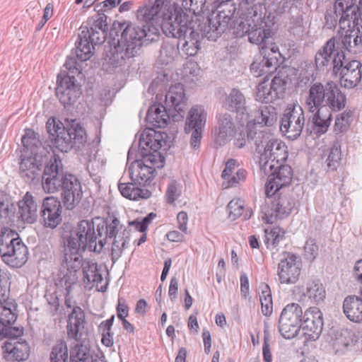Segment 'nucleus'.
I'll use <instances>...</instances> for the list:
<instances>
[{"instance_id":"1","label":"nucleus","mask_w":362,"mask_h":362,"mask_svg":"<svg viewBox=\"0 0 362 362\" xmlns=\"http://www.w3.org/2000/svg\"><path fill=\"white\" fill-rule=\"evenodd\" d=\"M346 95L337 85L327 82L325 85L320 82L313 83L305 98L304 107L313 114V123L315 131L318 134L325 133L331 123L333 111H339L345 107Z\"/></svg>"},{"instance_id":"2","label":"nucleus","mask_w":362,"mask_h":362,"mask_svg":"<svg viewBox=\"0 0 362 362\" xmlns=\"http://www.w3.org/2000/svg\"><path fill=\"white\" fill-rule=\"evenodd\" d=\"M45 192L52 194L61 189V199L67 210L74 209L83 197L81 183L73 174H64L62 159L53 154L46 165L42 176Z\"/></svg>"},{"instance_id":"3","label":"nucleus","mask_w":362,"mask_h":362,"mask_svg":"<svg viewBox=\"0 0 362 362\" xmlns=\"http://www.w3.org/2000/svg\"><path fill=\"white\" fill-rule=\"evenodd\" d=\"M118 32H121L120 38L117 43L110 45L103 64V69L108 73L124 66L127 59L135 57L141 47L145 45L141 41V37L146 36L144 31L115 21L110 30V35H117Z\"/></svg>"},{"instance_id":"4","label":"nucleus","mask_w":362,"mask_h":362,"mask_svg":"<svg viewBox=\"0 0 362 362\" xmlns=\"http://www.w3.org/2000/svg\"><path fill=\"white\" fill-rule=\"evenodd\" d=\"M107 16L95 15L90 18L86 25H81L76 42L74 53L77 59L85 62L93 55L94 45H102L106 40L107 35Z\"/></svg>"},{"instance_id":"5","label":"nucleus","mask_w":362,"mask_h":362,"mask_svg":"<svg viewBox=\"0 0 362 362\" xmlns=\"http://www.w3.org/2000/svg\"><path fill=\"white\" fill-rule=\"evenodd\" d=\"M168 0H155L154 2L140 7L137 10V19L146 23L142 27L137 26L129 22H120L125 26H132L144 31L145 37H141V41L146 45L150 42L156 41L159 37V25L169 10Z\"/></svg>"},{"instance_id":"6","label":"nucleus","mask_w":362,"mask_h":362,"mask_svg":"<svg viewBox=\"0 0 362 362\" xmlns=\"http://www.w3.org/2000/svg\"><path fill=\"white\" fill-rule=\"evenodd\" d=\"M264 8L262 4L257 3L240 10L243 21L239 25L243 33L248 36L249 41L260 47L271 42L273 35L272 30L266 28V23L263 21Z\"/></svg>"},{"instance_id":"7","label":"nucleus","mask_w":362,"mask_h":362,"mask_svg":"<svg viewBox=\"0 0 362 362\" xmlns=\"http://www.w3.org/2000/svg\"><path fill=\"white\" fill-rule=\"evenodd\" d=\"M46 127L54 138V146L62 152H68L73 148L81 149L87 141L86 130L78 124H72L65 128L61 122L48 119Z\"/></svg>"},{"instance_id":"8","label":"nucleus","mask_w":362,"mask_h":362,"mask_svg":"<svg viewBox=\"0 0 362 362\" xmlns=\"http://www.w3.org/2000/svg\"><path fill=\"white\" fill-rule=\"evenodd\" d=\"M205 23L199 24L202 36L216 41L228 28L236 11L235 4L231 0H220Z\"/></svg>"},{"instance_id":"9","label":"nucleus","mask_w":362,"mask_h":362,"mask_svg":"<svg viewBox=\"0 0 362 362\" xmlns=\"http://www.w3.org/2000/svg\"><path fill=\"white\" fill-rule=\"evenodd\" d=\"M165 165V158L160 153H148L141 159L134 160L128 171L132 182L140 186L150 185L156 175V169Z\"/></svg>"},{"instance_id":"10","label":"nucleus","mask_w":362,"mask_h":362,"mask_svg":"<svg viewBox=\"0 0 362 362\" xmlns=\"http://www.w3.org/2000/svg\"><path fill=\"white\" fill-rule=\"evenodd\" d=\"M344 42H337L335 37H332L316 52L315 62L316 67L320 71H338L341 65L346 63V55L340 45L345 44L350 46L347 37H344Z\"/></svg>"},{"instance_id":"11","label":"nucleus","mask_w":362,"mask_h":362,"mask_svg":"<svg viewBox=\"0 0 362 362\" xmlns=\"http://www.w3.org/2000/svg\"><path fill=\"white\" fill-rule=\"evenodd\" d=\"M288 156L287 146L280 139H269L264 146V151L260 153L259 165L264 174L272 170L276 164L284 163Z\"/></svg>"},{"instance_id":"12","label":"nucleus","mask_w":362,"mask_h":362,"mask_svg":"<svg viewBox=\"0 0 362 362\" xmlns=\"http://www.w3.org/2000/svg\"><path fill=\"white\" fill-rule=\"evenodd\" d=\"M79 236L82 239L86 250L95 252H100L104 245L105 239H102L105 230V223L97 226L89 220H82L74 226Z\"/></svg>"},{"instance_id":"13","label":"nucleus","mask_w":362,"mask_h":362,"mask_svg":"<svg viewBox=\"0 0 362 362\" xmlns=\"http://www.w3.org/2000/svg\"><path fill=\"white\" fill-rule=\"evenodd\" d=\"M303 309L298 303L286 305L279 319V331L285 339L295 337L300 329Z\"/></svg>"},{"instance_id":"14","label":"nucleus","mask_w":362,"mask_h":362,"mask_svg":"<svg viewBox=\"0 0 362 362\" xmlns=\"http://www.w3.org/2000/svg\"><path fill=\"white\" fill-rule=\"evenodd\" d=\"M305 124L303 109L300 105H293L284 110L280 120V130L288 139L295 140L300 136Z\"/></svg>"},{"instance_id":"15","label":"nucleus","mask_w":362,"mask_h":362,"mask_svg":"<svg viewBox=\"0 0 362 362\" xmlns=\"http://www.w3.org/2000/svg\"><path fill=\"white\" fill-rule=\"evenodd\" d=\"M206 121V112L201 105H194L189 111L186 118L185 132L191 134L190 145L196 149L201 143Z\"/></svg>"},{"instance_id":"16","label":"nucleus","mask_w":362,"mask_h":362,"mask_svg":"<svg viewBox=\"0 0 362 362\" xmlns=\"http://www.w3.org/2000/svg\"><path fill=\"white\" fill-rule=\"evenodd\" d=\"M301 258L300 256L284 252L283 257L278 264L277 274L282 284H293L297 282L301 272Z\"/></svg>"},{"instance_id":"17","label":"nucleus","mask_w":362,"mask_h":362,"mask_svg":"<svg viewBox=\"0 0 362 362\" xmlns=\"http://www.w3.org/2000/svg\"><path fill=\"white\" fill-rule=\"evenodd\" d=\"M62 228V240L64 249L62 259L71 258V259L80 260L82 256L79 251L86 250V245H83L74 226L70 223H64Z\"/></svg>"},{"instance_id":"18","label":"nucleus","mask_w":362,"mask_h":362,"mask_svg":"<svg viewBox=\"0 0 362 362\" xmlns=\"http://www.w3.org/2000/svg\"><path fill=\"white\" fill-rule=\"evenodd\" d=\"M267 175L269 180L265 185V193L267 197H272L275 196L280 189L291 183L293 170L290 165L280 163L276 164L275 168Z\"/></svg>"},{"instance_id":"19","label":"nucleus","mask_w":362,"mask_h":362,"mask_svg":"<svg viewBox=\"0 0 362 362\" xmlns=\"http://www.w3.org/2000/svg\"><path fill=\"white\" fill-rule=\"evenodd\" d=\"M295 202L289 195L284 194L274 197L270 205L265 207L262 212L267 223H273L276 219L287 217L292 211Z\"/></svg>"},{"instance_id":"20","label":"nucleus","mask_w":362,"mask_h":362,"mask_svg":"<svg viewBox=\"0 0 362 362\" xmlns=\"http://www.w3.org/2000/svg\"><path fill=\"white\" fill-rule=\"evenodd\" d=\"M191 23L194 22L188 19V16H182L179 12H175L173 14L169 8L159 25V29L161 28L167 37L179 38L183 35L185 30L190 27Z\"/></svg>"},{"instance_id":"21","label":"nucleus","mask_w":362,"mask_h":362,"mask_svg":"<svg viewBox=\"0 0 362 362\" xmlns=\"http://www.w3.org/2000/svg\"><path fill=\"white\" fill-rule=\"evenodd\" d=\"M62 206L60 200L53 196L43 199L40 209V221L45 228L54 229L62 221Z\"/></svg>"},{"instance_id":"22","label":"nucleus","mask_w":362,"mask_h":362,"mask_svg":"<svg viewBox=\"0 0 362 362\" xmlns=\"http://www.w3.org/2000/svg\"><path fill=\"white\" fill-rule=\"evenodd\" d=\"M323 327L322 313L317 307H311L303 315L301 327L307 340L315 341L322 333Z\"/></svg>"},{"instance_id":"23","label":"nucleus","mask_w":362,"mask_h":362,"mask_svg":"<svg viewBox=\"0 0 362 362\" xmlns=\"http://www.w3.org/2000/svg\"><path fill=\"white\" fill-rule=\"evenodd\" d=\"M59 102L64 106L74 104L81 94V86L76 83L74 76H58L55 90Z\"/></svg>"},{"instance_id":"24","label":"nucleus","mask_w":362,"mask_h":362,"mask_svg":"<svg viewBox=\"0 0 362 362\" xmlns=\"http://www.w3.org/2000/svg\"><path fill=\"white\" fill-rule=\"evenodd\" d=\"M361 63L358 60H349L341 65L338 71H334V76H339L340 84L346 88H353L361 81L362 77Z\"/></svg>"},{"instance_id":"25","label":"nucleus","mask_w":362,"mask_h":362,"mask_svg":"<svg viewBox=\"0 0 362 362\" xmlns=\"http://www.w3.org/2000/svg\"><path fill=\"white\" fill-rule=\"evenodd\" d=\"M28 248L21 240L11 245L3 246L0 256L4 263L12 267H21L28 260Z\"/></svg>"},{"instance_id":"26","label":"nucleus","mask_w":362,"mask_h":362,"mask_svg":"<svg viewBox=\"0 0 362 362\" xmlns=\"http://www.w3.org/2000/svg\"><path fill=\"white\" fill-rule=\"evenodd\" d=\"M195 23H191L190 27L187 28L183 35L178 38L177 47H181L187 56H194L197 53L200 49V39L204 37L201 27L198 25L197 28H195Z\"/></svg>"},{"instance_id":"27","label":"nucleus","mask_w":362,"mask_h":362,"mask_svg":"<svg viewBox=\"0 0 362 362\" xmlns=\"http://www.w3.org/2000/svg\"><path fill=\"white\" fill-rule=\"evenodd\" d=\"M223 106L228 111L235 112L237 118L242 122L250 119L249 107L246 105V99L238 89L233 88L226 98Z\"/></svg>"},{"instance_id":"28","label":"nucleus","mask_w":362,"mask_h":362,"mask_svg":"<svg viewBox=\"0 0 362 362\" xmlns=\"http://www.w3.org/2000/svg\"><path fill=\"white\" fill-rule=\"evenodd\" d=\"M80 260L76 259H62L59 269V282L66 291V296L69 294L71 286L78 279L77 272L81 269Z\"/></svg>"},{"instance_id":"29","label":"nucleus","mask_w":362,"mask_h":362,"mask_svg":"<svg viewBox=\"0 0 362 362\" xmlns=\"http://www.w3.org/2000/svg\"><path fill=\"white\" fill-rule=\"evenodd\" d=\"M235 131L233 117L227 112L220 114L218 117V126L214 132L215 144L219 146L225 145L232 139Z\"/></svg>"},{"instance_id":"30","label":"nucleus","mask_w":362,"mask_h":362,"mask_svg":"<svg viewBox=\"0 0 362 362\" xmlns=\"http://www.w3.org/2000/svg\"><path fill=\"white\" fill-rule=\"evenodd\" d=\"M262 55L259 54L255 57L250 65V71L255 77L266 75L264 79H267L268 75L276 71L279 65V59L276 56H270V52L263 49Z\"/></svg>"},{"instance_id":"31","label":"nucleus","mask_w":362,"mask_h":362,"mask_svg":"<svg viewBox=\"0 0 362 362\" xmlns=\"http://www.w3.org/2000/svg\"><path fill=\"white\" fill-rule=\"evenodd\" d=\"M165 104L170 112L182 115L187 105L184 86L180 83L172 86L165 95Z\"/></svg>"},{"instance_id":"32","label":"nucleus","mask_w":362,"mask_h":362,"mask_svg":"<svg viewBox=\"0 0 362 362\" xmlns=\"http://www.w3.org/2000/svg\"><path fill=\"white\" fill-rule=\"evenodd\" d=\"M42 162L37 156L21 158L19 166L21 177L27 183H32L40 179Z\"/></svg>"},{"instance_id":"33","label":"nucleus","mask_w":362,"mask_h":362,"mask_svg":"<svg viewBox=\"0 0 362 362\" xmlns=\"http://www.w3.org/2000/svg\"><path fill=\"white\" fill-rule=\"evenodd\" d=\"M85 325L86 317L83 310L79 306H74L68 316L66 325L68 337L76 341L80 340Z\"/></svg>"},{"instance_id":"34","label":"nucleus","mask_w":362,"mask_h":362,"mask_svg":"<svg viewBox=\"0 0 362 362\" xmlns=\"http://www.w3.org/2000/svg\"><path fill=\"white\" fill-rule=\"evenodd\" d=\"M347 25V23L346 24ZM355 26H353L351 23L350 27L346 25L345 29H341L343 31L340 36H335V39L337 42H344V37H347V41L349 38V45L346 46L345 45H340L341 48L344 52L347 51L354 54L362 52V30L361 31L358 28L354 29Z\"/></svg>"},{"instance_id":"35","label":"nucleus","mask_w":362,"mask_h":362,"mask_svg":"<svg viewBox=\"0 0 362 362\" xmlns=\"http://www.w3.org/2000/svg\"><path fill=\"white\" fill-rule=\"evenodd\" d=\"M356 0H335L334 8L336 17L340 16L339 25L341 29L346 28V24L350 27L351 21L356 19Z\"/></svg>"},{"instance_id":"36","label":"nucleus","mask_w":362,"mask_h":362,"mask_svg":"<svg viewBox=\"0 0 362 362\" xmlns=\"http://www.w3.org/2000/svg\"><path fill=\"white\" fill-rule=\"evenodd\" d=\"M80 264L83 275V281L90 287H99L103 282V278L101 269L93 259H83L81 257Z\"/></svg>"},{"instance_id":"37","label":"nucleus","mask_w":362,"mask_h":362,"mask_svg":"<svg viewBox=\"0 0 362 362\" xmlns=\"http://www.w3.org/2000/svg\"><path fill=\"white\" fill-rule=\"evenodd\" d=\"M2 349L7 360H14L17 361H25L30 355V346L28 342L23 339L16 341H5Z\"/></svg>"},{"instance_id":"38","label":"nucleus","mask_w":362,"mask_h":362,"mask_svg":"<svg viewBox=\"0 0 362 362\" xmlns=\"http://www.w3.org/2000/svg\"><path fill=\"white\" fill-rule=\"evenodd\" d=\"M176 115L170 110H168L167 105L161 104H153L149 107L146 119L147 122L155 127H165L169 120L170 117H175Z\"/></svg>"},{"instance_id":"39","label":"nucleus","mask_w":362,"mask_h":362,"mask_svg":"<svg viewBox=\"0 0 362 362\" xmlns=\"http://www.w3.org/2000/svg\"><path fill=\"white\" fill-rule=\"evenodd\" d=\"M19 217L28 223H34L37 218V204L30 192L18 203Z\"/></svg>"},{"instance_id":"40","label":"nucleus","mask_w":362,"mask_h":362,"mask_svg":"<svg viewBox=\"0 0 362 362\" xmlns=\"http://www.w3.org/2000/svg\"><path fill=\"white\" fill-rule=\"evenodd\" d=\"M343 311L346 317L354 322H362V296H349L343 302Z\"/></svg>"},{"instance_id":"41","label":"nucleus","mask_w":362,"mask_h":362,"mask_svg":"<svg viewBox=\"0 0 362 362\" xmlns=\"http://www.w3.org/2000/svg\"><path fill=\"white\" fill-rule=\"evenodd\" d=\"M15 206L8 194L0 191V225L11 226L14 222Z\"/></svg>"},{"instance_id":"42","label":"nucleus","mask_w":362,"mask_h":362,"mask_svg":"<svg viewBox=\"0 0 362 362\" xmlns=\"http://www.w3.org/2000/svg\"><path fill=\"white\" fill-rule=\"evenodd\" d=\"M136 184L134 182L118 184V189L121 194L131 200H138L139 199H148L151 197V192L146 189H141L136 187Z\"/></svg>"},{"instance_id":"43","label":"nucleus","mask_w":362,"mask_h":362,"mask_svg":"<svg viewBox=\"0 0 362 362\" xmlns=\"http://www.w3.org/2000/svg\"><path fill=\"white\" fill-rule=\"evenodd\" d=\"M130 241V233L127 230L119 231L114 238L111 249V259L115 263L122 256L123 251L128 247Z\"/></svg>"},{"instance_id":"44","label":"nucleus","mask_w":362,"mask_h":362,"mask_svg":"<svg viewBox=\"0 0 362 362\" xmlns=\"http://www.w3.org/2000/svg\"><path fill=\"white\" fill-rule=\"evenodd\" d=\"M265 235L264 242L267 248L271 251H278V247L285 239V231L279 227H273L264 230Z\"/></svg>"},{"instance_id":"45","label":"nucleus","mask_w":362,"mask_h":362,"mask_svg":"<svg viewBox=\"0 0 362 362\" xmlns=\"http://www.w3.org/2000/svg\"><path fill=\"white\" fill-rule=\"evenodd\" d=\"M277 119L276 109L272 105H265L259 108L255 120L262 126L272 127L276 123Z\"/></svg>"},{"instance_id":"46","label":"nucleus","mask_w":362,"mask_h":362,"mask_svg":"<svg viewBox=\"0 0 362 362\" xmlns=\"http://www.w3.org/2000/svg\"><path fill=\"white\" fill-rule=\"evenodd\" d=\"M325 289L319 280L310 281L306 284V291L304 293L313 302L319 303L325 298Z\"/></svg>"},{"instance_id":"47","label":"nucleus","mask_w":362,"mask_h":362,"mask_svg":"<svg viewBox=\"0 0 362 362\" xmlns=\"http://www.w3.org/2000/svg\"><path fill=\"white\" fill-rule=\"evenodd\" d=\"M0 331L2 332L6 326L12 325L17 319V315L14 313L16 303L13 302V305L0 306Z\"/></svg>"},{"instance_id":"48","label":"nucleus","mask_w":362,"mask_h":362,"mask_svg":"<svg viewBox=\"0 0 362 362\" xmlns=\"http://www.w3.org/2000/svg\"><path fill=\"white\" fill-rule=\"evenodd\" d=\"M256 100L264 103H272L276 100V93L271 90L268 79H264L262 82L259 83L256 93Z\"/></svg>"},{"instance_id":"49","label":"nucleus","mask_w":362,"mask_h":362,"mask_svg":"<svg viewBox=\"0 0 362 362\" xmlns=\"http://www.w3.org/2000/svg\"><path fill=\"white\" fill-rule=\"evenodd\" d=\"M161 135L156 132L153 134H148L144 137V134H142L140 139V145L144 148L145 146L153 151L151 153H160L158 150L161 148L162 144L160 141Z\"/></svg>"},{"instance_id":"50","label":"nucleus","mask_w":362,"mask_h":362,"mask_svg":"<svg viewBox=\"0 0 362 362\" xmlns=\"http://www.w3.org/2000/svg\"><path fill=\"white\" fill-rule=\"evenodd\" d=\"M90 350L82 344L75 345L70 351V362H92Z\"/></svg>"},{"instance_id":"51","label":"nucleus","mask_w":362,"mask_h":362,"mask_svg":"<svg viewBox=\"0 0 362 362\" xmlns=\"http://www.w3.org/2000/svg\"><path fill=\"white\" fill-rule=\"evenodd\" d=\"M68 348L66 342L58 341L54 344L49 354V362H67Z\"/></svg>"},{"instance_id":"52","label":"nucleus","mask_w":362,"mask_h":362,"mask_svg":"<svg viewBox=\"0 0 362 362\" xmlns=\"http://www.w3.org/2000/svg\"><path fill=\"white\" fill-rule=\"evenodd\" d=\"M237 161L235 159H230L226 163V168L222 172V177L224 180L222 186L224 188L233 187L237 185L235 176H232Z\"/></svg>"},{"instance_id":"53","label":"nucleus","mask_w":362,"mask_h":362,"mask_svg":"<svg viewBox=\"0 0 362 362\" xmlns=\"http://www.w3.org/2000/svg\"><path fill=\"white\" fill-rule=\"evenodd\" d=\"M341 158V152L340 146L338 144H334L329 149L328 157L326 160L327 168L329 171L337 170L339 165Z\"/></svg>"},{"instance_id":"54","label":"nucleus","mask_w":362,"mask_h":362,"mask_svg":"<svg viewBox=\"0 0 362 362\" xmlns=\"http://www.w3.org/2000/svg\"><path fill=\"white\" fill-rule=\"evenodd\" d=\"M0 234V250L3 246L11 245L18 240H21L18 234L14 230L9 228L8 226H1Z\"/></svg>"},{"instance_id":"55","label":"nucleus","mask_w":362,"mask_h":362,"mask_svg":"<svg viewBox=\"0 0 362 362\" xmlns=\"http://www.w3.org/2000/svg\"><path fill=\"white\" fill-rule=\"evenodd\" d=\"M23 335V328L12 327V325L6 326L1 332L0 331V340L7 338L6 341H16L22 339L21 337Z\"/></svg>"},{"instance_id":"56","label":"nucleus","mask_w":362,"mask_h":362,"mask_svg":"<svg viewBox=\"0 0 362 362\" xmlns=\"http://www.w3.org/2000/svg\"><path fill=\"white\" fill-rule=\"evenodd\" d=\"M247 139L249 144L253 141L256 150H259L261 146L269 141L266 134L261 131L257 132L253 129L247 130Z\"/></svg>"},{"instance_id":"57","label":"nucleus","mask_w":362,"mask_h":362,"mask_svg":"<svg viewBox=\"0 0 362 362\" xmlns=\"http://www.w3.org/2000/svg\"><path fill=\"white\" fill-rule=\"evenodd\" d=\"M122 230L127 229L120 224L119 221L117 218H113L108 224L105 223V230L103 233H105V237L103 238L105 239V244L106 243V239L107 238H115L119 231H122Z\"/></svg>"},{"instance_id":"58","label":"nucleus","mask_w":362,"mask_h":362,"mask_svg":"<svg viewBox=\"0 0 362 362\" xmlns=\"http://www.w3.org/2000/svg\"><path fill=\"white\" fill-rule=\"evenodd\" d=\"M228 216L232 220L239 218L243 213L244 202L243 200L232 199L228 204Z\"/></svg>"},{"instance_id":"59","label":"nucleus","mask_w":362,"mask_h":362,"mask_svg":"<svg viewBox=\"0 0 362 362\" xmlns=\"http://www.w3.org/2000/svg\"><path fill=\"white\" fill-rule=\"evenodd\" d=\"M286 83L287 80L279 74L274 77L271 83H269L271 90L276 93V99L283 97Z\"/></svg>"},{"instance_id":"60","label":"nucleus","mask_w":362,"mask_h":362,"mask_svg":"<svg viewBox=\"0 0 362 362\" xmlns=\"http://www.w3.org/2000/svg\"><path fill=\"white\" fill-rule=\"evenodd\" d=\"M319 255V247L316 240L313 238H308L304 246L305 258L309 261H314Z\"/></svg>"},{"instance_id":"61","label":"nucleus","mask_w":362,"mask_h":362,"mask_svg":"<svg viewBox=\"0 0 362 362\" xmlns=\"http://www.w3.org/2000/svg\"><path fill=\"white\" fill-rule=\"evenodd\" d=\"M176 50L173 45L164 44L160 50V61L162 64H168L174 59Z\"/></svg>"},{"instance_id":"62","label":"nucleus","mask_w":362,"mask_h":362,"mask_svg":"<svg viewBox=\"0 0 362 362\" xmlns=\"http://www.w3.org/2000/svg\"><path fill=\"white\" fill-rule=\"evenodd\" d=\"M352 116L351 111H344L335 120L334 128L336 131L342 132L348 128L350 118Z\"/></svg>"},{"instance_id":"63","label":"nucleus","mask_w":362,"mask_h":362,"mask_svg":"<svg viewBox=\"0 0 362 362\" xmlns=\"http://www.w3.org/2000/svg\"><path fill=\"white\" fill-rule=\"evenodd\" d=\"M181 190L175 181L171 182L166 190L165 197L168 204H173L176 199L180 196Z\"/></svg>"},{"instance_id":"64","label":"nucleus","mask_w":362,"mask_h":362,"mask_svg":"<svg viewBox=\"0 0 362 362\" xmlns=\"http://www.w3.org/2000/svg\"><path fill=\"white\" fill-rule=\"evenodd\" d=\"M205 4L206 0H182V6L193 13L202 11Z\"/></svg>"}]
</instances>
